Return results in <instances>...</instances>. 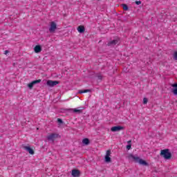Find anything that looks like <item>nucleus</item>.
Returning <instances> with one entry per match:
<instances>
[{"instance_id": "nucleus-22", "label": "nucleus", "mask_w": 177, "mask_h": 177, "mask_svg": "<svg viewBox=\"0 0 177 177\" xmlns=\"http://www.w3.org/2000/svg\"><path fill=\"white\" fill-rule=\"evenodd\" d=\"M97 77L98 80H103V76H102V75H97Z\"/></svg>"}, {"instance_id": "nucleus-3", "label": "nucleus", "mask_w": 177, "mask_h": 177, "mask_svg": "<svg viewBox=\"0 0 177 177\" xmlns=\"http://www.w3.org/2000/svg\"><path fill=\"white\" fill-rule=\"evenodd\" d=\"M60 138L59 135L56 133H52L51 134L47 136L48 140H51L52 142H55V139Z\"/></svg>"}, {"instance_id": "nucleus-24", "label": "nucleus", "mask_w": 177, "mask_h": 177, "mask_svg": "<svg viewBox=\"0 0 177 177\" xmlns=\"http://www.w3.org/2000/svg\"><path fill=\"white\" fill-rule=\"evenodd\" d=\"M171 86L174 88H177V83H174V84H171Z\"/></svg>"}, {"instance_id": "nucleus-21", "label": "nucleus", "mask_w": 177, "mask_h": 177, "mask_svg": "<svg viewBox=\"0 0 177 177\" xmlns=\"http://www.w3.org/2000/svg\"><path fill=\"white\" fill-rule=\"evenodd\" d=\"M131 147H132V145H131V144H129L128 145H127V150H131Z\"/></svg>"}, {"instance_id": "nucleus-13", "label": "nucleus", "mask_w": 177, "mask_h": 177, "mask_svg": "<svg viewBox=\"0 0 177 177\" xmlns=\"http://www.w3.org/2000/svg\"><path fill=\"white\" fill-rule=\"evenodd\" d=\"M84 107H82V109H69L72 110L73 113H77L78 114H81L82 113V110H84Z\"/></svg>"}, {"instance_id": "nucleus-11", "label": "nucleus", "mask_w": 177, "mask_h": 177, "mask_svg": "<svg viewBox=\"0 0 177 177\" xmlns=\"http://www.w3.org/2000/svg\"><path fill=\"white\" fill-rule=\"evenodd\" d=\"M77 31L80 34H84L85 32V26L81 25L77 27Z\"/></svg>"}, {"instance_id": "nucleus-15", "label": "nucleus", "mask_w": 177, "mask_h": 177, "mask_svg": "<svg viewBox=\"0 0 177 177\" xmlns=\"http://www.w3.org/2000/svg\"><path fill=\"white\" fill-rule=\"evenodd\" d=\"M122 7L123 8L124 10H129V8L128 7V6L127 4H122Z\"/></svg>"}, {"instance_id": "nucleus-19", "label": "nucleus", "mask_w": 177, "mask_h": 177, "mask_svg": "<svg viewBox=\"0 0 177 177\" xmlns=\"http://www.w3.org/2000/svg\"><path fill=\"white\" fill-rule=\"evenodd\" d=\"M147 102H149L147 98V97H144V99H143V104H147Z\"/></svg>"}, {"instance_id": "nucleus-27", "label": "nucleus", "mask_w": 177, "mask_h": 177, "mask_svg": "<svg viewBox=\"0 0 177 177\" xmlns=\"http://www.w3.org/2000/svg\"><path fill=\"white\" fill-rule=\"evenodd\" d=\"M8 53H9V50H6L4 53V55H8Z\"/></svg>"}, {"instance_id": "nucleus-10", "label": "nucleus", "mask_w": 177, "mask_h": 177, "mask_svg": "<svg viewBox=\"0 0 177 177\" xmlns=\"http://www.w3.org/2000/svg\"><path fill=\"white\" fill-rule=\"evenodd\" d=\"M117 44H118V39L109 41L107 44V46H115Z\"/></svg>"}, {"instance_id": "nucleus-25", "label": "nucleus", "mask_w": 177, "mask_h": 177, "mask_svg": "<svg viewBox=\"0 0 177 177\" xmlns=\"http://www.w3.org/2000/svg\"><path fill=\"white\" fill-rule=\"evenodd\" d=\"M87 92H91V90L90 89L83 90V93H86Z\"/></svg>"}, {"instance_id": "nucleus-6", "label": "nucleus", "mask_w": 177, "mask_h": 177, "mask_svg": "<svg viewBox=\"0 0 177 177\" xmlns=\"http://www.w3.org/2000/svg\"><path fill=\"white\" fill-rule=\"evenodd\" d=\"M124 129V127L122 126H115L111 127V132H118V131H122Z\"/></svg>"}, {"instance_id": "nucleus-29", "label": "nucleus", "mask_w": 177, "mask_h": 177, "mask_svg": "<svg viewBox=\"0 0 177 177\" xmlns=\"http://www.w3.org/2000/svg\"><path fill=\"white\" fill-rule=\"evenodd\" d=\"M131 140H129V141H128V142H127V143H131Z\"/></svg>"}, {"instance_id": "nucleus-26", "label": "nucleus", "mask_w": 177, "mask_h": 177, "mask_svg": "<svg viewBox=\"0 0 177 177\" xmlns=\"http://www.w3.org/2000/svg\"><path fill=\"white\" fill-rule=\"evenodd\" d=\"M142 3L141 1H136V5H140Z\"/></svg>"}, {"instance_id": "nucleus-16", "label": "nucleus", "mask_w": 177, "mask_h": 177, "mask_svg": "<svg viewBox=\"0 0 177 177\" xmlns=\"http://www.w3.org/2000/svg\"><path fill=\"white\" fill-rule=\"evenodd\" d=\"M41 79H39L37 80H34L32 82L33 85H36V84H39L41 82Z\"/></svg>"}, {"instance_id": "nucleus-12", "label": "nucleus", "mask_w": 177, "mask_h": 177, "mask_svg": "<svg viewBox=\"0 0 177 177\" xmlns=\"http://www.w3.org/2000/svg\"><path fill=\"white\" fill-rule=\"evenodd\" d=\"M34 50H35V53H39L42 50V47L40 45H37L34 48Z\"/></svg>"}, {"instance_id": "nucleus-18", "label": "nucleus", "mask_w": 177, "mask_h": 177, "mask_svg": "<svg viewBox=\"0 0 177 177\" xmlns=\"http://www.w3.org/2000/svg\"><path fill=\"white\" fill-rule=\"evenodd\" d=\"M172 93H174V95H175L176 96H177V88H173V89H172Z\"/></svg>"}, {"instance_id": "nucleus-14", "label": "nucleus", "mask_w": 177, "mask_h": 177, "mask_svg": "<svg viewBox=\"0 0 177 177\" xmlns=\"http://www.w3.org/2000/svg\"><path fill=\"white\" fill-rule=\"evenodd\" d=\"M91 143V141L88 138H84L82 140V144L86 145V146H88Z\"/></svg>"}, {"instance_id": "nucleus-7", "label": "nucleus", "mask_w": 177, "mask_h": 177, "mask_svg": "<svg viewBox=\"0 0 177 177\" xmlns=\"http://www.w3.org/2000/svg\"><path fill=\"white\" fill-rule=\"evenodd\" d=\"M72 176L73 177H80L81 176V171L77 169H74L72 170Z\"/></svg>"}, {"instance_id": "nucleus-17", "label": "nucleus", "mask_w": 177, "mask_h": 177, "mask_svg": "<svg viewBox=\"0 0 177 177\" xmlns=\"http://www.w3.org/2000/svg\"><path fill=\"white\" fill-rule=\"evenodd\" d=\"M28 87L29 88V89H32V88H34V84L32 82L28 84Z\"/></svg>"}, {"instance_id": "nucleus-8", "label": "nucleus", "mask_w": 177, "mask_h": 177, "mask_svg": "<svg viewBox=\"0 0 177 177\" xmlns=\"http://www.w3.org/2000/svg\"><path fill=\"white\" fill-rule=\"evenodd\" d=\"M111 154V151H106V154L105 156V162H111V158H110V155Z\"/></svg>"}, {"instance_id": "nucleus-5", "label": "nucleus", "mask_w": 177, "mask_h": 177, "mask_svg": "<svg viewBox=\"0 0 177 177\" xmlns=\"http://www.w3.org/2000/svg\"><path fill=\"white\" fill-rule=\"evenodd\" d=\"M60 82L57 80H48L46 84L48 86H56V85H58Z\"/></svg>"}, {"instance_id": "nucleus-2", "label": "nucleus", "mask_w": 177, "mask_h": 177, "mask_svg": "<svg viewBox=\"0 0 177 177\" xmlns=\"http://www.w3.org/2000/svg\"><path fill=\"white\" fill-rule=\"evenodd\" d=\"M160 156L163 157L165 160H171L172 158V153L169 152V149H165L160 151Z\"/></svg>"}, {"instance_id": "nucleus-23", "label": "nucleus", "mask_w": 177, "mask_h": 177, "mask_svg": "<svg viewBox=\"0 0 177 177\" xmlns=\"http://www.w3.org/2000/svg\"><path fill=\"white\" fill-rule=\"evenodd\" d=\"M57 122H58L59 124H63V120H62L61 118H58V119H57Z\"/></svg>"}, {"instance_id": "nucleus-9", "label": "nucleus", "mask_w": 177, "mask_h": 177, "mask_svg": "<svg viewBox=\"0 0 177 177\" xmlns=\"http://www.w3.org/2000/svg\"><path fill=\"white\" fill-rule=\"evenodd\" d=\"M23 148L24 149V150H26V151H28L29 153V154H31L32 156L35 153V152L34 151V149H32L30 147L24 146Z\"/></svg>"}, {"instance_id": "nucleus-1", "label": "nucleus", "mask_w": 177, "mask_h": 177, "mask_svg": "<svg viewBox=\"0 0 177 177\" xmlns=\"http://www.w3.org/2000/svg\"><path fill=\"white\" fill-rule=\"evenodd\" d=\"M128 158L129 159L132 158L133 160H134L135 162H138L140 165H145V167H149V163L146 162V160L141 159L138 156H135L133 154H129L128 156Z\"/></svg>"}, {"instance_id": "nucleus-4", "label": "nucleus", "mask_w": 177, "mask_h": 177, "mask_svg": "<svg viewBox=\"0 0 177 177\" xmlns=\"http://www.w3.org/2000/svg\"><path fill=\"white\" fill-rule=\"evenodd\" d=\"M57 28V25L56 24V23H55V21H51L50 26L49 28V32H55L56 31Z\"/></svg>"}, {"instance_id": "nucleus-28", "label": "nucleus", "mask_w": 177, "mask_h": 177, "mask_svg": "<svg viewBox=\"0 0 177 177\" xmlns=\"http://www.w3.org/2000/svg\"><path fill=\"white\" fill-rule=\"evenodd\" d=\"M78 93H84V90H80Z\"/></svg>"}, {"instance_id": "nucleus-20", "label": "nucleus", "mask_w": 177, "mask_h": 177, "mask_svg": "<svg viewBox=\"0 0 177 177\" xmlns=\"http://www.w3.org/2000/svg\"><path fill=\"white\" fill-rule=\"evenodd\" d=\"M174 60H177V51L174 52Z\"/></svg>"}]
</instances>
